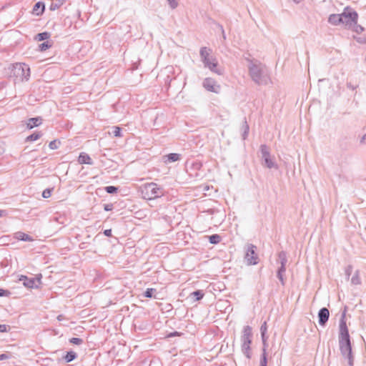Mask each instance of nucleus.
Masks as SVG:
<instances>
[{
    "instance_id": "nucleus-25",
    "label": "nucleus",
    "mask_w": 366,
    "mask_h": 366,
    "mask_svg": "<svg viewBox=\"0 0 366 366\" xmlns=\"http://www.w3.org/2000/svg\"><path fill=\"white\" fill-rule=\"evenodd\" d=\"M204 296V293L201 290H197L194 292H192L190 294V297L194 300V301H199L202 299H203Z\"/></svg>"
},
{
    "instance_id": "nucleus-31",
    "label": "nucleus",
    "mask_w": 366,
    "mask_h": 366,
    "mask_svg": "<svg viewBox=\"0 0 366 366\" xmlns=\"http://www.w3.org/2000/svg\"><path fill=\"white\" fill-rule=\"evenodd\" d=\"M268 364V357L267 352L262 353L259 358V366H267Z\"/></svg>"
},
{
    "instance_id": "nucleus-34",
    "label": "nucleus",
    "mask_w": 366,
    "mask_h": 366,
    "mask_svg": "<svg viewBox=\"0 0 366 366\" xmlns=\"http://www.w3.org/2000/svg\"><path fill=\"white\" fill-rule=\"evenodd\" d=\"M61 5H63L62 0H55V1L51 2L49 9L54 11L59 9Z\"/></svg>"
},
{
    "instance_id": "nucleus-21",
    "label": "nucleus",
    "mask_w": 366,
    "mask_h": 366,
    "mask_svg": "<svg viewBox=\"0 0 366 366\" xmlns=\"http://www.w3.org/2000/svg\"><path fill=\"white\" fill-rule=\"evenodd\" d=\"M204 238L207 239L209 242L212 244H217L222 239V236L218 234H213L212 235H206L204 237Z\"/></svg>"
},
{
    "instance_id": "nucleus-55",
    "label": "nucleus",
    "mask_w": 366,
    "mask_h": 366,
    "mask_svg": "<svg viewBox=\"0 0 366 366\" xmlns=\"http://www.w3.org/2000/svg\"><path fill=\"white\" fill-rule=\"evenodd\" d=\"M63 219V217H61V216H59V217H54V219H55L56 222H60L59 219ZM61 223H63V222H61Z\"/></svg>"
},
{
    "instance_id": "nucleus-39",
    "label": "nucleus",
    "mask_w": 366,
    "mask_h": 366,
    "mask_svg": "<svg viewBox=\"0 0 366 366\" xmlns=\"http://www.w3.org/2000/svg\"><path fill=\"white\" fill-rule=\"evenodd\" d=\"M118 189V187L115 186H107L104 188V190L109 194L117 193Z\"/></svg>"
},
{
    "instance_id": "nucleus-32",
    "label": "nucleus",
    "mask_w": 366,
    "mask_h": 366,
    "mask_svg": "<svg viewBox=\"0 0 366 366\" xmlns=\"http://www.w3.org/2000/svg\"><path fill=\"white\" fill-rule=\"evenodd\" d=\"M49 37H50V34L49 32L44 31V32L39 33L36 36L35 39L39 41H41L49 39Z\"/></svg>"
},
{
    "instance_id": "nucleus-27",
    "label": "nucleus",
    "mask_w": 366,
    "mask_h": 366,
    "mask_svg": "<svg viewBox=\"0 0 366 366\" xmlns=\"http://www.w3.org/2000/svg\"><path fill=\"white\" fill-rule=\"evenodd\" d=\"M278 257H279L280 262V267H286V264H287V258L286 252H284V251H281L278 254Z\"/></svg>"
},
{
    "instance_id": "nucleus-20",
    "label": "nucleus",
    "mask_w": 366,
    "mask_h": 366,
    "mask_svg": "<svg viewBox=\"0 0 366 366\" xmlns=\"http://www.w3.org/2000/svg\"><path fill=\"white\" fill-rule=\"evenodd\" d=\"M212 49L209 48H207L206 46H203L200 49L199 51V55L201 58V61H207V59L212 56H211Z\"/></svg>"
},
{
    "instance_id": "nucleus-47",
    "label": "nucleus",
    "mask_w": 366,
    "mask_h": 366,
    "mask_svg": "<svg viewBox=\"0 0 366 366\" xmlns=\"http://www.w3.org/2000/svg\"><path fill=\"white\" fill-rule=\"evenodd\" d=\"M9 329V326L0 324V332H6Z\"/></svg>"
},
{
    "instance_id": "nucleus-50",
    "label": "nucleus",
    "mask_w": 366,
    "mask_h": 366,
    "mask_svg": "<svg viewBox=\"0 0 366 366\" xmlns=\"http://www.w3.org/2000/svg\"><path fill=\"white\" fill-rule=\"evenodd\" d=\"M103 234L106 237H110L112 236V230H104Z\"/></svg>"
},
{
    "instance_id": "nucleus-48",
    "label": "nucleus",
    "mask_w": 366,
    "mask_h": 366,
    "mask_svg": "<svg viewBox=\"0 0 366 366\" xmlns=\"http://www.w3.org/2000/svg\"><path fill=\"white\" fill-rule=\"evenodd\" d=\"M34 278L36 279V284H38V285L39 287L40 285L41 284L42 274H38Z\"/></svg>"
},
{
    "instance_id": "nucleus-17",
    "label": "nucleus",
    "mask_w": 366,
    "mask_h": 366,
    "mask_svg": "<svg viewBox=\"0 0 366 366\" xmlns=\"http://www.w3.org/2000/svg\"><path fill=\"white\" fill-rule=\"evenodd\" d=\"M78 357V355L76 352L73 350H69L66 352V354L62 357L63 360L66 362L69 363L74 360H75Z\"/></svg>"
},
{
    "instance_id": "nucleus-8",
    "label": "nucleus",
    "mask_w": 366,
    "mask_h": 366,
    "mask_svg": "<svg viewBox=\"0 0 366 366\" xmlns=\"http://www.w3.org/2000/svg\"><path fill=\"white\" fill-rule=\"evenodd\" d=\"M257 247L253 244H247L244 254V261L247 265H256L258 264L259 257L257 254Z\"/></svg>"
},
{
    "instance_id": "nucleus-19",
    "label": "nucleus",
    "mask_w": 366,
    "mask_h": 366,
    "mask_svg": "<svg viewBox=\"0 0 366 366\" xmlns=\"http://www.w3.org/2000/svg\"><path fill=\"white\" fill-rule=\"evenodd\" d=\"M78 162L80 164H86L89 165H92L94 164L91 157L86 153L81 152L78 158Z\"/></svg>"
},
{
    "instance_id": "nucleus-13",
    "label": "nucleus",
    "mask_w": 366,
    "mask_h": 366,
    "mask_svg": "<svg viewBox=\"0 0 366 366\" xmlns=\"http://www.w3.org/2000/svg\"><path fill=\"white\" fill-rule=\"evenodd\" d=\"M342 21H343V20L341 14H332L329 16L328 22L332 25L337 26L341 24Z\"/></svg>"
},
{
    "instance_id": "nucleus-36",
    "label": "nucleus",
    "mask_w": 366,
    "mask_h": 366,
    "mask_svg": "<svg viewBox=\"0 0 366 366\" xmlns=\"http://www.w3.org/2000/svg\"><path fill=\"white\" fill-rule=\"evenodd\" d=\"M51 44L49 41H44L39 45V51H44L49 49Z\"/></svg>"
},
{
    "instance_id": "nucleus-42",
    "label": "nucleus",
    "mask_w": 366,
    "mask_h": 366,
    "mask_svg": "<svg viewBox=\"0 0 366 366\" xmlns=\"http://www.w3.org/2000/svg\"><path fill=\"white\" fill-rule=\"evenodd\" d=\"M169 5V7L172 9H176L177 6H178V1L177 0H167Z\"/></svg>"
},
{
    "instance_id": "nucleus-11",
    "label": "nucleus",
    "mask_w": 366,
    "mask_h": 366,
    "mask_svg": "<svg viewBox=\"0 0 366 366\" xmlns=\"http://www.w3.org/2000/svg\"><path fill=\"white\" fill-rule=\"evenodd\" d=\"M318 323L320 326L325 327L330 317V311L327 307H322L317 314Z\"/></svg>"
},
{
    "instance_id": "nucleus-51",
    "label": "nucleus",
    "mask_w": 366,
    "mask_h": 366,
    "mask_svg": "<svg viewBox=\"0 0 366 366\" xmlns=\"http://www.w3.org/2000/svg\"><path fill=\"white\" fill-rule=\"evenodd\" d=\"M347 87L350 89L355 90L357 87V86L353 85L351 82H347Z\"/></svg>"
},
{
    "instance_id": "nucleus-15",
    "label": "nucleus",
    "mask_w": 366,
    "mask_h": 366,
    "mask_svg": "<svg viewBox=\"0 0 366 366\" xmlns=\"http://www.w3.org/2000/svg\"><path fill=\"white\" fill-rule=\"evenodd\" d=\"M42 123V119L40 117H32L28 119L26 127L28 129H31L35 127H38Z\"/></svg>"
},
{
    "instance_id": "nucleus-29",
    "label": "nucleus",
    "mask_w": 366,
    "mask_h": 366,
    "mask_svg": "<svg viewBox=\"0 0 366 366\" xmlns=\"http://www.w3.org/2000/svg\"><path fill=\"white\" fill-rule=\"evenodd\" d=\"M109 134H113L115 137H122V128L118 126H114L112 127V132H109Z\"/></svg>"
},
{
    "instance_id": "nucleus-46",
    "label": "nucleus",
    "mask_w": 366,
    "mask_h": 366,
    "mask_svg": "<svg viewBox=\"0 0 366 366\" xmlns=\"http://www.w3.org/2000/svg\"><path fill=\"white\" fill-rule=\"evenodd\" d=\"M59 144V142L57 143V142L56 140H53L49 142V147L51 149H56L59 147V145H58Z\"/></svg>"
},
{
    "instance_id": "nucleus-5",
    "label": "nucleus",
    "mask_w": 366,
    "mask_h": 366,
    "mask_svg": "<svg viewBox=\"0 0 366 366\" xmlns=\"http://www.w3.org/2000/svg\"><path fill=\"white\" fill-rule=\"evenodd\" d=\"M11 75L21 81H27L30 76V68L24 63H16L12 65Z\"/></svg>"
},
{
    "instance_id": "nucleus-44",
    "label": "nucleus",
    "mask_w": 366,
    "mask_h": 366,
    "mask_svg": "<svg viewBox=\"0 0 366 366\" xmlns=\"http://www.w3.org/2000/svg\"><path fill=\"white\" fill-rule=\"evenodd\" d=\"M11 357H12V355L11 352H6V353L0 354V361L10 359V358H11Z\"/></svg>"
},
{
    "instance_id": "nucleus-56",
    "label": "nucleus",
    "mask_w": 366,
    "mask_h": 366,
    "mask_svg": "<svg viewBox=\"0 0 366 366\" xmlns=\"http://www.w3.org/2000/svg\"><path fill=\"white\" fill-rule=\"evenodd\" d=\"M5 213V211L4 210H1L0 209V217L3 216V214Z\"/></svg>"
},
{
    "instance_id": "nucleus-41",
    "label": "nucleus",
    "mask_w": 366,
    "mask_h": 366,
    "mask_svg": "<svg viewBox=\"0 0 366 366\" xmlns=\"http://www.w3.org/2000/svg\"><path fill=\"white\" fill-rule=\"evenodd\" d=\"M53 189V188H47L44 189L42 192V197L45 199L50 197Z\"/></svg>"
},
{
    "instance_id": "nucleus-1",
    "label": "nucleus",
    "mask_w": 366,
    "mask_h": 366,
    "mask_svg": "<svg viewBox=\"0 0 366 366\" xmlns=\"http://www.w3.org/2000/svg\"><path fill=\"white\" fill-rule=\"evenodd\" d=\"M347 307L345 306L342 312L339 323V347L342 357L347 360L349 366L354 365V355L350 340L349 330L346 322V312Z\"/></svg>"
},
{
    "instance_id": "nucleus-57",
    "label": "nucleus",
    "mask_w": 366,
    "mask_h": 366,
    "mask_svg": "<svg viewBox=\"0 0 366 366\" xmlns=\"http://www.w3.org/2000/svg\"><path fill=\"white\" fill-rule=\"evenodd\" d=\"M294 2H295L296 4H299L301 0H293Z\"/></svg>"
},
{
    "instance_id": "nucleus-22",
    "label": "nucleus",
    "mask_w": 366,
    "mask_h": 366,
    "mask_svg": "<svg viewBox=\"0 0 366 366\" xmlns=\"http://www.w3.org/2000/svg\"><path fill=\"white\" fill-rule=\"evenodd\" d=\"M263 161H264V166L268 169H277L279 168L277 164L274 162V159L272 158V157H270L269 158H266Z\"/></svg>"
},
{
    "instance_id": "nucleus-6",
    "label": "nucleus",
    "mask_w": 366,
    "mask_h": 366,
    "mask_svg": "<svg viewBox=\"0 0 366 366\" xmlns=\"http://www.w3.org/2000/svg\"><path fill=\"white\" fill-rule=\"evenodd\" d=\"M202 166V162L199 160L187 159L185 162L186 172L193 179L202 178L199 172Z\"/></svg>"
},
{
    "instance_id": "nucleus-28",
    "label": "nucleus",
    "mask_w": 366,
    "mask_h": 366,
    "mask_svg": "<svg viewBox=\"0 0 366 366\" xmlns=\"http://www.w3.org/2000/svg\"><path fill=\"white\" fill-rule=\"evenodd\" d=\"M42 135H43V134L41 133V132H34V133L29 135L26 138V142H34V141H36V140L39 139L40 137H41Z\"/></svg>"
},
{
    "instance_id": "nucleus-49",
    "label": "nucleus",
    "mask_w": 366,
    "mask_h": 366,
    "mask_svg": "<svg viewBox=\"0 0 366 366\" xmlns=\"http://www.w3.org/2000/svg\"><path fill=\"white\" fill-rule=\"evenodd\" d=\"M352 266L351 265H348L347 267V268L345 269V274L347 277H349L351 274V272H352Z\"/></svg>"
},
{
    "instance_id": "nucleus-16",
    "label": "nucleus",
    "mask_w": 366,
    "mask_h": 366,
    "mask_svg": "<svg viewBox=\"0 0 366 366\" xmlns=\"http://www.w3.org/2000/svg\"><path fill=\"white\" fill-rule=\"evenodd\" d=\"M165 163H170L179 161L181 159V154L177 153H170L163 157Z\"/></svg>"
},
{
    "instance_id": "nucleus-14",
    "label": "nucleus",
    "mask_w": 366,
    "mask_h": 366,
    "mask_svg": "<svg viewBox=\"0 0 366 366\" xmlns=\"http://www.w3.org/2000/svg\"><path fill=\"white\" fill-rule=\"evenodd\" d=\"M44 4L41 1H38L33 6L32 13L36 16H40L44 13Z\"/></svg>"
},
{
    "instance_id": "nucleus-37",
    "label": "nucleus",
    "mask_w": 366,
    "mask_h": 366,
    "mask_svg": "<svg viewBox=\"0 0 366 366\" xmlns=\"http://www.w3.org/2000/svg\"><path fill=\"white\" fill-rule=\"evenodd\" d=\"M69 342L75 345H80L83 343L84 340L80 337H71L69 340Z\"/></svg>"
},
{
    "instance_id": "nucleus-10",
    "label": "nucleus",
    "mask_w": 366,
    "mask_h": 366,
    "mask_svg": "<svg viewBox=\"0 0 366 366\" xmlns=\"http://www.w3.org/2000/svg\"><path fill=\"white\" fill-rule=\"evenodd\" d=\"M18 281L21 282L22 285L28 289H38L39 285L34 278L29 277L26 275L21 274L18 276Z\"/></svg>"
},
{
    "instance_id": "nucleus-3",
    "label": "nucleus",
    "mask_w": 366,
    "mask_h": 366,
    "mask_svg": "<svg viewBox=\"0 0 366 366\" xmlns=\"http://www.w3.org/2000/svg\"><path fill=\"white\" fill-rule=\"evenodd\" d=\"M142 194L145 199H154L164 195V189L154 182L147 183L142 187Z\"/></svg>"
},
{
    "instance_id": "nucleus-53",
    "label": "nucleus",
    "mask_w": 366,
    "mask_h": 366,
    "mask_svg": "<svg viewBox=\"0 0 366 366\" xmlns=\"http://www.w3.org/2000/svg\"><path fill=\"white\" fill-rule=\"evenodd\" d=\"M360 144H366V134H364V135L362 137V138H361V139H360Z\"/></svg>"
},
{
    "instance_id": "nucleus-45",
    "label": "nucleus",
    "mask_w": 366,
    "mask_h": 366,
    "mask_svg": "<svg viewBox=\"0 0 366 366\" xmlns=\"http://www.w3.org/2000/svg\"><path fill=\"white\" fill-rule=\"evenodd\" d=\"M182 335V333L180 332L174 331V332L168 333L166 337L167 338H171V337H179Z\"/></svg>"
},
{
    "instance_id": "nucleus-12",
    "label": "nucleus",
    "mask_w": 366,
    "mask_h": 366,
    "mask_svg": "<svg viewBox=\"0 0 366 366\" xmlns=\"http://www.w3.org/2000/svg\"><path fill=\"white\" fill-rule=\"evenodd\" d=\"M203 86L209 92L218 93L219 91V86L217 85L214 79L212 78H206L203 81Z\"/></svg>"
},
{
    "instance_id": "nucleus-9",
    "label": "nucleus",
    "mask_w": 366,
    "mask_h": 366,
    "mask_svg": "<svg viewBox=\"0 0 366 366\" xmlns=\"http://www.w3.org/2000/svg\"><path fill=\"white\" fill-rule=\"evenodd\" d=\"M204 66L209 69L212 72L215 73L218 75L222 74V71L217 67L218 61L217 59L212 56L207 59V61H202Z\"/></svg>"
},
{
    "instance_id": "nucleus-4",
    "label": "nucleus",
    "mask_w": 366,
    "mask_h": 366,
    "mask_svg": "<svg viewBox=\"0 0 366 366\" xmlns=\"http://www.w3.org/2000/svg\"><path fill=\"white\" fill-rule=\"evenodd\" d=\"M252 329L249 325L243 327L242 335L241 336L242 352L247 359H251V344L252 342Z\"/></svg>"
},
{
    "instance_id": "nucleus-40",
    "label": "nucleus",
    "mask_w": 366,
    "mask_h": 366,
    "mask_svg": "<svg viewBox=\"0 0 366 366\" xmlns=\"http://www.w3.org/2000/svg\"><path fill=\"white\" fill-rule=\"evenodd\" d=\"M261 338H262V353L267 352V349L268 347V344H267L268 337H261Z\"/></svg>"
},
{
    "instance_id": "nucleus-43",
    "label": "nucleus",
    "mask_w": 366,
    "mask_h": 366,
    "mask_svg": "<svg viewBox=\"0 0 366 366\" xmlns=\"http://www.w3.org/2000/svg\"><path fill=\"white\" fill-rule=\"evenodd\" d=\"M11 295V292L8 290L0 288V297H9Z\"/></svg>"
},
{
    "instance_id": "nucleus-30",
    "label": "nucleus",
    "mask_w": 366,
    "mask_h": 366,
    "mask_svg": "<svg viewBox=\"0 0 366 366\" xmlns=\"http://www.w3.org/2000/svg\"><path fill=\"white\" fill-rule=\"evenodd\" d=\"M157 290L154 288H147L143 294V296L147 298H155V293Z\"/></svg>"
},
{
    "instance_id": "nucleus-60",
    "label": "nucleus",
    "mask_w": 366,
    "mask_h": 366,
    "mask_svg": "<svg viewBox=\"0 0 366 366\" xmlns=\"http://www.w3.org/2000/svg\"><path fill=\"white\" fill-rule=\"evenodd\" d=\"M66 1V0H62L63 4H64Z\"/></svg>"
},
{
    "instance_id": "nucleus-26",
    "label": "nucleus",
    "mask_w": 366,
    "mask_h": 366,
    "mask_svg": "<svg viewBox=\"0 0 366 366\" xmlns=\"http://www.w3.org/2000/svg\"><path fill=\"white\" fill-rule=\"evenodd\" d=\"M260 152L262 160L271 157L269 149L266 144H262L260 146Z\"/></svg>"
},
{
    "instance_id": "nucleus-2",
    "label": "nucleus",
    "mask_w": 366,
    "mask_h": 366,
    "mask_svg": "<svg viewBox=\"0 0 366 366\" xmlns=\"http://www.w3.org/2000/svg\"><path fill=\"white\" fill-rule=\"evenodd\" d=\"M248 71L252 80L257 85H267L272 82L267 67L257 60H249Z\"/></svg>"
},
{
    "instance_id": "nucleus-18",
    "label": "nucleus",
    "mask_w": 366,
    "mask_h": 366,
    "mask_svg": "<svg viewBox=\"0 0 366 366\" xmlns=\"http://www.w3.org/2000/svg\"><path fill=\"white\" fill-rule=\"evenodd\" d=\"M14 237L18 240L24 241V242H31L34 241V238L30 236L29 234H27L22 232H17L14 234Z\"/></svg>"
},
{
    "instance_id": "nucleus-52",
    "label": "nucleus",
    "mask_w": 366,
    "mask_h": 366,
    "mask_svg": "<svg viewBox=\"0 0 366 366\" xmlns=\"http://www.w3.org/2000/svg\"><path fill=\"white\" fill-rule=\"evenodd\" d=\"M219 29H221V31H222V38H223L224 39H226V35H225V33H224V29H223V26H222V25L219 24Z\"/></svg>"
},
{
    "instance_id": "nucleus-54",
    "label": "nucleus",
    "mask_w": 366,
    "mask_h": 366,
    "mask_svg": "<svg viewBox=\"0 0 366 366\" xmlns=\"http://www.w3.org/2000/svg\"><path fill=\"white\" fill-rule=\"evenodd\" d=\"M112 204H105L104 209L106 211H110V210H112Z\"/></svg>"
},
{
    "instance_id": "nucleus-7",
    "label": "nucleus",
    "mask_w": 366,
    "mask_h": 366,
    "mask_svg": "<svg viewBox=\"0 0 366 366\" xmlns=\"http://www.w3.org/2000/svg\"><path fill=\"white\" fill-rule=\"evenodd\" d=\"M341 16L343 20L342 23L347 29H351L352 24H356L358 20V14L350 7H345Z\"/></svg>"
},
{
    "instance_id": "nucleus-35",
    "label": "nucleus",
    "mask_w": 366,
    "mask_h": 366,
    "mask_svg": "<svg viewBox=\"0 0 366 366\" xmlns=\"http://www.w3.org/2000/svg\"><path fill=\"white\" fill-rule=\"evenodd\" d=\"M351 282L352 285H357L361 283L360 279L359 277V271L357 270L354 275L352 277Z\"/></svg>"
},
{
    "instance_id": "nucleus-24",
    "label": "nucleus",
    "mask_w": 366,
    "mask_h": 366,
    "mask_svg": "<svg viewBox=\"0 0 366 366\" xmlns=\"http://www.w3.org/2000/svg\"><path fill=\"white\" fill-rule=\"evenodd\" d=\"M241 130L242 132V137L244 140H245L247 138V136H248V134H249V124L246 120V118H244L243 122H242V127H241Z\"/></svg>"
},
{
    "instance_id": "nucleus-58",
    "label": "nucleus",
    "mask_w": 366,
    "mask_h": 366,
    "mask_svg": "<svg viewBox=\"0 0 366 366\" xmlns=\"http://www.w3.org/2000/svg\"><path fill=\"white\" fill-rule=\"evenodd\" d=\"M61 315H59V316H58V320H61Z\"/></svg>"
},
{
    "instance_id": "nucleus-38",
    "label": "nucleus",
    "mask_w": 366,
    "mask_h": 366,
    "mask_svg": "<svg viewBox=\"0 0 366 366\" xmlns=\"http://www.w3.org/2000/svg\"><path fill=\"white\" fill-rule=\"evenodd\" d=\"M267 322L264 321L260 327L261 337H268L267 335Z\"/></svg>"
},
{
    "instance_id": "nucleus-23",
    "label": "nucleus",
    "mask_w": 366,
    "mask_h": 366,
    "mask_svg": "<svg viewBox=\"0 0 366 366\" xmlns=\"http://www.w3.org/2000/svg\"><path fill=\"white\" fill-rule=\"evenodd\" d=\"M286 271V267H279L277 270V277L280 280L281 285L282 286H285V280L284 277V274Z\"/></svg>"
},
{
    "instance_id": "nucleus-33",
    "label": "nucleus",
    "mask_w": 366,
    "mask_h": 366,
    "mask_svg": "<svg viewBox=\"0 0 366 366\" xmlns=\"http://www.w3.org/2000/svg\"><path fill=\"white\" fill-rule=\"evenodd\" d=\"M350 29L358 34H361L365 30L364 27L358 24L357 22L356 24H352V26Z\"/></svg>"
},
{
    "instance_id": "nucleus-59",
    "label": "nucleus",
    "mask_w": 366,
    "mask_h": 366,
    "mask_svg": "<svg viewBox=\"0 0 366 366\" xmlns=\"http://www.w3.org/2000/svg\"><path fill=\"white\" fill-rule=\"evenodd\" d=\"M1 267H4L3 262H1Z\"/></svg>"
}]
</instances>
